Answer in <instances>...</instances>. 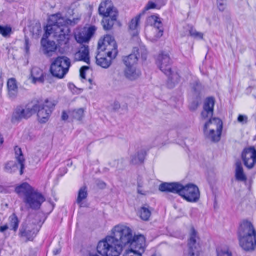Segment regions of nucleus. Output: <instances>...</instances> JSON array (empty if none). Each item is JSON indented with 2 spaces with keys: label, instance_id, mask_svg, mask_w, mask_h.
Masks as SVG:
<instances>
[{
  "label": "nucleus",
  "instance_id": "51",
  "mask_svg": "<svg viewBox=\"0 0 256 256\" xmlns=\"http://www.w3.org/2000/svg\"><path fill=\"white\" fill-rule=\"evenodd\" d=\"M25 46H26V53H28L30 50V46H28V39L26 40L25 41Z\"/></svg>",
  "mask_w": 256,
  "mask_h": 256
},
{
  "label": "nucleus",
  "instance_id": "58",
  "mask_svg": "<svg viewBox=\"0 0 256 256\" xmlns=\"http://www.w3.org/2000/svg\"><path fill=\"white\" fill-rule=\"evenodd\" d=\"M160 138H157V139H156V140H160Z\"/></svg>",
  "mask_w": 256,
  "mask_h": 256
},
{
  "label": "nucleus",
  "instance_id": "27",
  "mask_svg": "<svg viewBox=\"0 0 256 256\" xmlns=\"http://www.w3.org/2000/svg\"><path fill=\"white\" fill-rule=\"evenodd\" d=\"M184 29L186 30V32L182 34V36H190L195 39L203 40L204 34L202 32H197L193 27L188 26L184 28Z\"/></svg>",
  "mask_w": 256,
  "mask_h": 256
},
{
  "label": "nucleus",
  "instance_id": "53",
  "mask_svg": "<svg viewBox=\"0 0 256 256\" xmlns=\"http://www.w3.org/2000/svg\"><path fill=\"white\" fill-rule=\"evenodd\" d=\"M54 252L55 255H56V254H59L60 252L58 250H56V251H54Z\"/></svg>",
  "mask_w": 256,
  "mask_h": 256
},
{
  "label": "nucleus",
  "instance_id": "16",
  "mask_svg": "<svg viewBox=\"0 0 256 256\" xmlns=\"http://www.w3.org/2000/svg\"><path fill=\"white\" fill-rule=\"evenodd\" d=\"M140 243L138 242L135 244L134 246L128 247L130 248L126 250L124 256H142V254L145 252L146 248V240H144V246L140 248L139 244Z\"/></svg>",
  "mask_w": 256,
  "mask_h": 256
},
{
  "label": "nucleus",
  "instance_id": "55",
  "mask_svg": "<svg viewBox=\"0 0 256 256\" xmlns=\"http://www.w3.org/2000/svg\"><path fill=\"white\" fill-rule=\"evenodd\" d=\"M90 256H99L97 254H90Z\"/></svg>",
  "mask_w": 256,
  "mask_h": 256
},
{
  "label": "nucleus",
  "instance_id": "32",
  "mask_svg": "<svg viewBox=\"0 0 256 256\" xmlns=\"http://www.w3.org/2000/svg\"><path fill=\"white\" fill-rule=\"evenodd\" d=\"M236 178L238 181L240 182H244L247 180L240 162H237L236 164Z\"/></svg>",
  "mask_w": 256,
  "mask_h": 256
},
{
  "label": "nucleus",
  "instance_id": "57",
  "mask_svg": "<svg viewBox=\"0 0 256 256\" xmlns=\"http://www.w3.org/2000/svg\"><path fill=\"white\" fill-rule=\"evenodd\" d=\"M88 81H89V82H90V84H92V79H90V80H88Z\"/></svg>",
  "mask_w": 256,
  "mask_h": 256
},
{
  "label": "nucleus",
  "instance_id": "15",
  "mask_svg": "<svg viewBox=\"0 0 256 256\" xmlns=\"http://www.w3.org/2000/svg\"><path fill=\"white\" fill-rule=\"evenodd\" d=\"M100 15L104 17L112 16V13L114 15H118L116 10L114 8L112 2L110 0H106L100 4L98 9Z\"/></svg>",
  "mask_w": 256,
  "mask_h": 256
},
{
  "label": "nucleus",
  "instance_id": "43",
  "mask_svg": "<svg viewBox=\"0 0 256 256\" xmlns=\"http://www.w3.org/2000/svg\"><path fill=\"white\" fill-rule=\"evenodd\" d=\"M218 7L221 12H224L226 7V0H218Z\"/></svg>",
  "mask_w": 256,
  "mask_h": 256
},
{
  "label": "nucleus",
  "instance_id": "28",
  "mask_svg": "<svg viewBox=\"0 0 256 256\" xmlns=\"http://www.w3.org/2000/svg\"><path fill=\"white\" fill-rule=\"evenodd\" d=\"M38 104L40 106V112L44 111L45 112H52L54 110L55 106H56V102L55 101L52 100H46L44 104H40L38 102H35Z\"/></svg>",
  "mask_w": 256,
  "mask_h": 256
},
{
  "label": "nucleus",
  "instance_id": "13",
  "mask_svg": "<svg viewBox=\"0 0 256 256\" xmlns=\"http://www.w3.org/2000/svg\"><path fill=\"white\" fill-rule=\"evenodd\" d=\"M197 232L194 228L191 229L190 238L188 242L189 256H200V246L196 243Z\"/></svg>",
  "mask_w": 256,
  "mask_h": 256
},
{
  "label": "nucleus",
  "instance_id": "52",
  "mask_svg": "<svg viewBox=\"0 0 256 256\" xmlns=\"http://www.w3.org/2000/svg\"><path fill=\"white\" fill-rule=\"evenodd\" d=\"M4 142V139L2 136V135L0 134V144H2Z\"/></svg>",
  "mask_w": 256,
  "mask_h": 256
},
{
  "label": "nucleus",
  "instance_id": "19",
  "mask_svg": "<svg viewBox=\"0 0 256 256\" xmlns=\"http://www.w3.org/2000/svg\"><path fill=\"white\" fill-rule=\"evenodd\" d=\"M15 190L20 197L26 198L34 190L28 184L24 182L16 186Z\"/></svg>",
  "mask_w": 256,
  "mask_h": 256
},
{
  "label": "nucleus",
  "instance_id": "9",
  "mask_svg": "<svg viewBox=\"0 0 256 256\" xmlns=\"http://www.w3.org/2000/svg\"><path fill=\"white\" fill-rule=\"evenodd\" d=\"M39 230L37 228V226L34 223H28L24 222L21 224L18 236L20 238H26L27 241H32L36 236Z\"/></svg>",
  "mask_w": 256,
  "mask_h": 256
},
{
  "label": "nucleus",
  "instance_id": "8",
  "mask_svg": "<svg viewBox=\"0 0 256 256\" xmlns=\"http://www.w3.org/2000/svg\"><path fill=\"white\" fill-rule=\"evenodd\" d=\"M23 200L29 208L36 210L40 208L46 199L42 194L34 190L28 196L24 198Z\"/></svg>",
  "mask_w": 256,
  "mask_h": 256
},
{
  "label": "nucleus",
  "instance_id": "18",
  "mask_svg": "<svg viewBox=\"0 0 256 256\" xmlns=\"http://www.w3.org/2000/svg\"><path fill=\"white\" fill-rule=\"evenodd\" d=\"M40 106L36 102H32L26 104L18 106L16 112H40Z\"/></svg>",
  "mask_w": 256,
  "mask_h": 256
},
{
  "label": "nucleus",
  "instance_id": "10",
  "mask_svg": "<svg viewBox=\"0 0 256 256\" xmlns=\"http://www.w3.org/2000/svg\"><path fill=\"white\" fill-rule=\"evenodd\" d=\"M140 52L142 54V58L144 60H146L147 55L146 50L143 48H141L140 50L134 48L133 54L124 58L123 61L126 66H136V64L138 62V56H139Z\"/></svg>",
  "mask_w": 256,
  "mask_h": 256
},
{
  "label": "nucleus",
  "instance_id": "14",
  "mask_svg": "<svg viewBox=\"0 0 256 256\" xmlns=\"http://www.w3.org/2000/svg\"><path fill=\"white\" fill-rule=\"evenodd\" d=\"M148 21L154 24L155 28V33H156V34L154 37L150 38L152 42H155L163 36L162 24L160 18L158 16H151L149 18Z\"/></svg>",
  "mask_w": 256,
  "mask_h": 256
},
{
  "label": "nucleus",
  "instance_id": "22",
  "mask_svg": "<svg viewBox=\"0 0 256 256\" xmlns=\"http://www.w3.org/2000/svg\"><path fill=\"white\" fill-rule=\"evenodd\" d=\"M8 95L12 98H15L18 94V87L15 78L10 79L7 83Z\"/></svg>",
  "mask_w": 256,
  "mask_h": 256
},
{
  "label": "nucleus",
  "instance_id": "47",
  "mask_svg": "<svg viewBox=\"0 0 256 256\" xmlns=\"http://www.w3.org/2000/svg\"><path fill=\"white\" fill-rule=\"evenodd\" d=\"M96 30V28L94 26H90L88 28L86 34L88 36H90V39L93 36Z\"/></svg>",
  "mask_w": 256,
  "mask_h": 256
},
{
  "label": "nucleus",
  "instance_id": "33",
  "mask_svg": "<svg viewBox=\"0 0 256 256\" xmlns=\"http://www.w3.org/2000/svg\"><path fill=\"white\" fill-rule=\"evenodd\" d=\"M152 210L148 204L142 207L140 211V218L144 221H148L152 215Z\"/></svg>",
  "mask_w": 256,
  "mask_h": 256
},
{
  "label": "nucleus",
  "instance_id": "49",
  "mask_svg": "<svg viewBox=\"0 0 256 256\" xmlns=\"http://www.w3.org/2000/svg\"><path fill=\"white\" fill-rule=\"evenodd\" d=\"M72 117L71 114H68V113H63L62 118L63 120H70V118Z\"/></svg>",
  "mask_w": 256,
  "mask_h": 256
},
{
  "label": "nucleus",
  "instance_id": "38",
  "mask_svg": "<svg viewBox=\"0 0 256 256\" xmlns=\"http://www.w3.org/2000/svg\"><path fill=\"white\" fill-rule=\"evenodd\" d=\"M12 33V28L9 26H2L0 24V34L4 37L10 36Z\"/></svg>",
  "mask_w": 256,
  "mask_h": 256
},
{
  "label": "nucleus",
  "instance_id": "23",
  "mask_svg": "<svg viewBox=\"0 0 256 256\" xmlns=\"http://www.w3.org/2000/svg\"><path fill=\"white\" fill-rule=\"evenodd\" d=\"M31 76L33 82L43 83L44 81L43 71L37 67L33 68L31 70Z\"/></svg>",
  "mask_w": 256,
  "mask_h": 256
},
{
  "label": "nucleus",
  "instance_id": "39",
  "mask_svg": "<svg viewBox=\"0 0 256 256\" xmlns=\"http://www.w3.org/2000/svg\"><path fill=\"white\" fill-rule=\"evenodd\" d=\"M140 16L139 15L132 19L129 26L130 29L132 30H137L140 22Z\"/></svg>",
  "mask_w": 256,
  "mask_h": 256
},
{
  "label": "nucleus",
  "instance_id": "25",
  "mask_svg": "<svg viewBox=\"0 0 256 256\" xmlns=\"http://www.w3.org/2000/svg\"><path fill=\"white\" fill-rule=\"evenodd\" d=\"M89 54L88 47L84 46L81 50L76 54L75 58L78 60H82L89 64L90 62Z\"/></svg>",
  "mask_w": 256,
  "mask_h": 256
},
{
  "label": "nucleus",
  "instance_id": "11",
  "mask_svg": "<svg viewBox=\"0 0 256 256\" xmlns=\"http://www.w3.org/2000/svg\"><path fill=\"white\" fill-rule=\"evenodd\" d=\"M156 64L165 74L171 73L172 60L168 54L164 52L160 54L156 60Z\"/></svg>",
  "mask_w": 256,
  "mask_h": 256
},
{
  "label": "nucleus",
  "instance_id": "21",
  "mask_svg": "<svg viewBox=\"0 0 256 256\" xmlns=\"http://www.w3.org/2000/svg\"><path fill=\"white\" fill-rule=\"evenodd\" d=\"M146 152L144 148L141 147L138 150L134 155L132 156L131 162L134 164H138L144 162Z\"/></svg>",
  "mask_w": 256,
  "mask_h": 256
},
{
  "label": "nucleus",
  "instance_id": "30",
  "mask_svg": "<svg viewBox=\"0 0 256 256\" xmlns=\"http://www.w3.org/2000/svg\"><path fill=\"white\" fill-rule=\"evenodd\" d=\"M194 90L195 92L196 98L192 100L190 104V108L192 110H196L199 106L200 98L199 95L200 94V86L197 84L196 88H194Z\"/></svg>",
  "mask_w": 256,
  "mask_h": 256
},
{
  "label": "nucleus",
  "instance_id": "26",
  "mask_svg": "<svg viewBox=\"0 0 256 256\" xmlns=\"http://www.w3.org/2000/svg\"><path fill=\"white\" fill-rule=\"evenodd\" d=\"M112 16L104 17L102 21V24L105 30H111L116 20L118 15H114L112 13Z\"/></svg>",
  "mask_w": 256,
  "mask_h": 256
},
{
  "label": "nucleus",
  "instance_id": "37",
  "mask_svg": "<svg viewBox=\"0 0 256 256\" xmlns=\"http://www.w3.org/2000/svg\"><path fill=\"white\" fill-rule=\"evenodd\" d=\"M4 169L7 172L12 174L18 171V167L15 162L11 161L6 164Z\"/></svg>",
  "mask_w": 256,
  "mask_h": 256
},
{
  "label": "nucleus",
  "instance_id": "12",
  "mask_svg": "<svg viewBox=\"0 0 256 256\" xmlns=\"http://www.w3.org/2000/svg\"><path fill=\"white\" fill-rule=\"evenodd\" d=\"M245 166L248 169L253 168L256 164V150L254 147L245 148L242 154Z\"/></svg>",
  "mask_w": 256,
  "mask_h": 256
},
{
  "label": "nucleus",
  "instance_id": "2",
  "mask_svg": "<svg viewBox=\"0 0 256 256\" xmlns=\"http://www.w3.org/2000/svg\"><path fill=\"white\" fill-rule=\"evenodd\" d=\"M145 240L142 235L133 236L130 228L117 226L113 229L112 236H108L99 242L97 250L102 256H119L126 247L134 246L140 242L138 245L142 248Z\"/></svg>",
  "mask_w": 256,
  "mask_h": 256
},
{
  "label": "nucleus",
  "instance_id": "7",
  "mask_svg": "<svg viewBox=\"0 0 256 256\" xmlns=\"http://www.w3.org/2000/svg\"><path fill=\"white\" fill-rule=\"evenodd\" d=\"M214 113H202V120H205L203 130H222L223 122L219 118L213 116Z\"/></svg>",
  "mask_w": 256,
  "mask_h": 256
},
{
  "label": "nucleus",
  "instance_id": "41",
  "mask_svg": "<svg viewBox=\"0 0 256 256\" xmlns=\"http://www.w3.org/2000/svg\"><path fill=\"white\" fill-rule=\"evenodd\" d=\"M76 39L78 42L80 44L86 43L90 40V36H88L87 34H80L76 36Z\"/></svg>",
  "mask_w": 256,
  "mask_h": 256
},
{
  "label": "nucleus",
  "instance_id": "42",
  "mask_svg": "<svg viewBox=\"0 0 256 256\" xmlns=\"http://www.w3.org/2000/svg\"><path fill=\"white\" fill-rule=\"evenodd\" d=\"M71 114L72 117L70 118L69 122H72L74 120L80 121L84 117V113H68Z\"/></svg>",
  "mask_w": 256,
  "mask_h": 256
},
{
  "label": "nucleus",
  "instance_id": "46",
  "mask_svg": "<svg viewBox=\"0 0 256 256\" xmlns=\"http://www.w3.org/2000/svg\"><path fill=\"white\" fill-rule=\"evenodd\" d=\"M217 253H218V256H232V252L228 250L219 251L218 250H217Z\"/></svg>",
  "mask_w": 256,
  "mask_h": 256
},
{
  "label": "nucleus",
  "instance_id": "20",
  "mask_svg": "<svg viewBox=\"0 0 256 256\" xmlns=\"http://www.w3.org/2000/svg\"><path fill=\"white\" fill-rule=\"evenodd\" d=\"M205 138L213 142H218L221 138L222 130H203Z\"/></svg>",
  "mask_w": 256,
  "mask_h": 256
},
{
  "label": "nucleus",
  "instance_id": "35",
  "mask_svg": "<svg viewBox=\"0 0 256 256\" xmlns=\"http://www.w3.org/2000/svg\"><path fill=\"white\" fill-rule=\"evenodd\" d=\"M8 220L10 222V228H12L11 230L14 231V232H17L18 228L20 222L16 214H12L9 217Z\"/></svg>",
  "mask_w": 256,
  "mask_h": 256
},
{
  "label": "nucleus",
  "instance_id": "29",
  "mask_svg": "<svg viewBox=\"0 0 256 256\" xmlns=\"http://www.w3.org/2000/svg\"><path fill=\"white\" fill-rule=\"evenodd\" d=\"M166 75L168 77V86L170 88H174L180 81V76L176 72H174L171 70L170 74Z\"/></svg>",
  "mask_w": 256,
  "mask_h": 256
},
{
  "label": "nucleus",
  "instance_id": "44",
  "mask_svg": "<svg viewBox=\"0 0 256 256\" xmlns=\"http://www.w3.org/2000/svg\"><path fill=\"white\" fill-rule=\"evenodd\" d=\"M238 120L240 123L244 124L248 122V117L246 115L240 114L238 116Z\"/></svg>",
  "mask_w": 256,
  "mask_h": 256
},
{
  "label": "nucleus",
  "instance_id": "6",
  "mask_svg": "<svg viewBox=\"0 0 256 256\" xmlns=\"http://www.w3.org/2000/svg\"><path fill=\"white\" fill-rule=\"evenodd\" d=\"M70 66L69 58L65 56H58L52 62L50 70L53 76L62 79L68 73Z\"/></svg>",
  "mask_w": 256,
  "mask_h": 256
},
{
  "label": "nucleus",
  "instance_id": "3",
  "mask_svg": "<svg viewBox=\"0 0 256 256\" xmlns=\"http://www.w3.org/2000/svg\"><path fill=\"white\" fill-rule=\"evenodd\" d=\"M159 190L162 192L178 194L190 202H196L200 198L198 188L192 184L184 186L180 182H164L160 186Z\"/></svg>",
  "mask_w": 256,
  "mask_h": 256
},
{
  "label": "nucleus",
  "instance_id": "34",
  "mask_svg": "<svg viewBox=\"0 0 256 256\" xmlns=\"http://www.w3.org/2000/svg\"><path fill=\"white\" fill-rule=\"evenodd\" d=\"M215 100L212 97L206 98L204 103V110L205 112H214Z\"/></svg>",
  "mask_w": 256,
  "mask_h": 256
},
{
  "label": "nucleus",
  "instance_id": "45",
  "mask_svg": "<svg viewBox=\"0 0 256 256\" xmlns=\"http://www.w3.org/2000/svg\"><path fill=\"white\" fill-rule=\"evenodd\" d=\"M89 69L87 66H82L80 70V75L82 78L86 79V72Z\"/></svg>",
  "mask_w": 256,
  "mask_h": 256
},
{
  "label": "nucleus",
  "instance_id": "24",
  "mask_svg": "<svg viewBox=\"0 0 256 256\" xmlns=\"http://www.w3.org/2000/svg\"><path fill=\"white\" fill-rule=\"evenodd\" d=\"M16 158L20 166V174L22 176L24 174V170L25 168V159L23 155L22 149L18 146L14 148Z\"/></svg>",
  "mask_w": 256,
  "mask_h": 256
},
{
  "label": "nucleus",
  "instance_id": "40",
  "mask_svg": "<svg viewBox=\"0 0 256 256\" xmlns=\"http://www.w3.org/2000/svg\"><path fill=\"white\" fill-rule=\"evenodd\" d=\"M38 120L40 123L45 124L48 122L50 118V113H36Z\"/></svg>",
  "mask_w": 256,
  "mask_h": 256
},
{
  "label": "nucleus",
  "instance_id": "4",
  "mask_svg": "<svg viewBox=\"0 0 256 256\" xmlns=\"http://www.w3.org/2000/svg\"><path fill=\"white\" fill-rule=\"evenodd\" d=\"M238 236L240 246L246 251L250 252L256 248V230L253 224L248 220L240 224Z\"/></svg>",
  "mask_w": 256,
  "mask_h": 256
},
{
  "label": "nucleus",
  "instance_id": "31",
  "mask_svg": "<svg viewBox=\"0 0 256 256\" xmlns=\"http://www.w3.org/2000/svg\"><path fill=\"white\" fill-rule=\"evenodd\" d=\"M88 188L86 186H84L80 188L78 193V196L76 200V203L80 208L84 207L82 201L88 198Z\"/></svg>",
  "mask_w": 256,
  "mask_h": 256
},
{
  "label": "nucleus",
  "instance_id": "48",
  "mask_svg": "<svg viewBox=\"0 0 256 256\" xmlns=\"http://www.w3.org/2000/svg\"><path fill=\"white\" fill-rule=\"evenodd\" d=\"M156 8V5L155 3L150 2L147 4L144 10H148L151 9H154Z\"/></svg>",
  "mask_w": 256,
  "mask_h": 256
},
{
  "label": "nucleus",
  "instance_id": "5",
  "mask_svg": "<svg viewBox=\"0 0 256 256\" xmlns=\"http://www.w3.org/2000/svg\"><path fill=\"white\" fill-rule=\"evenodd\" d=\"M98 48L102 51H107L108 57L96 58V63L104 68H108L112 64V60L118 54L117 44L114 38L106 35L102 40L99 41Z\"/></svg>",
  "mask_w": 256,
  "mask_h": 256
},
{
  "label": "nucleus",
  "instance_id": "54",
  "mask_svg": "<svg viewBox=\"0 0 256 256\" xmlns=\"http://www.w3.org/2000/svg\"><path fill=\"white\" fill-rule=\"evenodd\" d=\"M63 170V172H64V174L67 173L68 170L66 168H64Z\"/></svg>",
  "mask_w": 256,
  "mask_h": 256
},
{
  "label": "nucleus",
  "instance_id": "59",
  "mask_svg": "<svg viewBox=\"0 0 256 256\" xmlns=\"http://www.w3.org/2000/svg\"><path fill=\"white\" fill-rule=\"evenodd\" d=\"M152 256H156V254H153Z\"/></svg>",
  "mask_w": 256,
  "mask_h": 256
},
{
  "label": "nucleus",
  "instance_id": "17",
  "mask_svg": "<svg viewBox=\"0 0 256 256\" xmlns=\"http://www.w3.org/2000/svg\"><path fill=\"white\" fill-rule=\"evenodd\" d=\"M124 73L126 78L131 81L138 80L142 75L140 70L136 66H126Z\"/></svg>",
  "mask_w": 256,
  "mask_h": 256
},
{
  "label": "nucleus",
  "instance_id": "56",
  "mask_svg": "<svg viewBox=\"0 0 256 256\" xmlns=\"http://www.w3.org/2000/svg\"><path fill=\"white\" fill-rule=\"evenodd\" d=\"M79 112H84V110L83 108H80L79 110Z\"/></svg>",
  "mask_w": 256,
  "mask_h": 256
},
{
  "label": "nucleus",
  "instance_id": "36",
  "mask_svg": "<svg viewBox=\"0 0 256 256\" xmlns=\"http://www.w3.org/2000/svg\"><path fill=\"white\" fill-rule=\"evenodd\" d=\"M32 116V113H14L12 122L16 123L20 122L22 119H28Z\"/></svg>",
  "mask_w": 256,
  "mask_h": 256
},
{
  "label": "nucleus",
  "instance_id": "50",
  "mask_svg": "<svg viewBox=\"0 0 256 256\" xmlns=\"http://www.w3.org/2000/svg\"><path fill=\"white\" fill-rule=\"evenodd\" d=\"M8 229V224H6L4 226H2L0 227V232L4 233V232L7 230Z\"/></svg>",
  "mask_w": 256,
  "mask_h": 256
},
{
  "label": "nucleus",
  "instance_id": "1",
  "mask_svg": "<svg viewBox=\"0 0 256 256\" xmlns=\"http://www.w3.org/2000/svg\"><path fill=\"white\" fill-rule=\"evenodd\" d=\"M75 24L70 19L62 17L60 14L53 15L50 18L41 40L45 54L52 56V53L56 52L58 46L62 52L68 49L70 32L68 26Z\"/></svg>",
  "mask_w": 256,
  "mask_h": 256
}]
</instances>
